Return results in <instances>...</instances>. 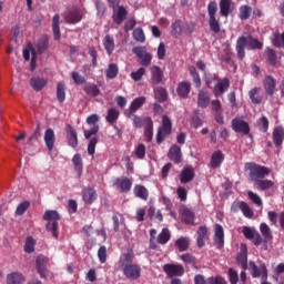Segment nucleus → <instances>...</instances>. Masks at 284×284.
<instances>
[{
	"label": "nucleus",
	"mask_w": 284,
	"mask_h": 284,
	"mask_svg": "<svg viewBox=\"0 0 284 284\" xmlns=\"http://www.w3.org/2000/svg\"><path fill=\"white\" fill-rule=\"evenodd\" d=\"M118 265L125 278H129L130 281L141 278V266L134 264V253H122L120 255Z\"/></svg>",
	"instance_id": "obj_1"
},
{
	"label": "nucleus",
	"mask_w": 284,
	"mask_h": 284,
	"mask_svg": "<svg viewBox=\"0 0 284 284\" xmlns=\"http://www.w3.org/2000/svg\"><path fill=\"white\" fill-rule=\"evenodd\" d=\"M87 123H88V125H93L90 130H84V138L88 139V141H89L88 154H90V156H94V152L97 150V143H99V139H97V136H94V134H97V132H99V125H97V123H99V115L91 114L87 119Z\"/></svg>",
	"instance_id": "obj_2"
},
{
	"label": "nucleus",
	"mask_w": 284,
	"mask_h": 284,
	"mask_svg": "<svg viewBox=\"0 0 284 284\" xmlns=\"http://www.w3.org/2000/svg\"><path fill=\"white\" fill-rule=\"evenodd\" d=\"M245 48H247V50H261L263 48V43L252 37L239 38L236 42V52L239 59H245Z\"/></svg>",
	"instance_id": "obj_3"
},
{
	"label": "nucleus",
	"mask_w": 284,
	"mask_h": 284,
	"mask_svg": "<svg viewBox=\"0 0 284 284\" xmlns=\"http://www.w3.org/2000/svg\"><path fill=\"white\" fill-rule=\"evenodd\" d=\"M246 170L250 171V179L253 183H257V181H262L265 176H270V169L267 166H261L256 163H246Z\"/></svg>",
	"instance_id": "obj_4"
},
{
	"label": "nucleus",
	"mask_w": 284,
	"mask_h": 284,
	"mask_svg": "<svg viewBox=\"0 0 284 284\" xmlns=\"http://www.w3.org/2000/svg\"><path fill=\"white\" fill-rule=\"evenodd\" d=\"M61 216L59 215V212L57 211H45L43 215V220L48 221L47 224V232H51L52 236L54 239H59V221Z\"/></svg>",
	"instance_id": "obj_5"
},
{
	"label": "nucleus",
	"mask_w": 284,
	"mask_h": 284,
	"mask_svg": "<svg viewBox=\"0 0 284 284\" xmlns=\"http://www.w3.org/2000/svg\"><path fill=\"white\" fill-rule=\"evenodd\" d=\"M85 16V9L83 7H71L63 13V19L67 23H80Z\"/></svg>",
	"instance_id": "obj_6"
},
{
	"label": "nucleus",
	"mask_w": 284,
	"mask_h": 284,
	"mask_svg": "<svg viewBox=\"0 0 284 284\" xmlns=\"http://www.w3.org/2000/svg\"><path fill=\"white\" fill-rule=\"evenodd\" d=\"M207 12H209V26L212 32H215V34H219V32H221V23L219 22V19H216V12H219V4L216 3V1H212L209 3Z\"/></svg>",
	"instance_id": "obj_7"
},
{
	"label": "nucleus",
	"mask_w": 284,
	"mask_h": 284,
	"mask_svg": "<svg viewBox=\"0 0 284 284\" xmlns=\"http://www.w3.org/2000/svg\"><path fill=\"white\" fill-rule=\"evenodd\" d=\"M242 211L243 216L245 219H254V211L252 207H250V204L247 202L243 201H234L231 205V212L236 213Z\"/></svg>",
	"instance_id": "obj_8"
},
{
	"label": "nucleus",
	"mask_w": 284,
	"mask_h": 284,
	"mask_svg": "<svg viewBox=\"0 0 284 284\" xmlns=\"http://www.w3.org/2000/svg\"><path fill=\"white\" fill-rule=\"evenodd\" d=\"M172 132V120L168 115H163L162 125L160 126L156 135V142L163 143L165 136Z\"/></svg>",
	"instance_id": "obj_9"
},
{
	"label": "nucleus",
	"mask_w": 284,
	"mask_h": 284,
	"mask_svg": "<svg viewBox=\"0 0 284 284\" xmlns=\"http://www.w3.org/2000/svg\"><path fill=\"white\" fill-rule=\"evenodd\" d=\"M133 54L140 59L141 65L148 68L152 63V53L148 52L145 47H134L132 49Z\"/></svg>",
	"instance_id": "obj_10"
},
{
	"label": "nucleus",
	"mask_w": 284,
	"mask_h": 284,
	"mask_svg": "<svg viewBox=\"0 0 284 284\" xmlns=\"http://www.w3.org/2000/svg\"><path fill=\"white\" fill-rule=\"evenodd\" d=\"M132 179L125 176L116 178L113 181V186L115 187V190L123 194H128V192L132 190Z\"/></svg>",
	"instance_id": "obj_11"
},
{
	"label": "nucleus",
	"mask_w": 284,
	"mask_h": 284,
	"mask_svg": "<svg viewBox=\"0 0 284 284\" xmlns=\"http://www.w3.org/2000/svg\"><path fill=\"white\" fill-rule=\"evenodd\" d=\"M242 233L248 241H252L254 245H261L263 243V239L261 237V234H258L257 230L250 226H243Z\"/></svg>",
	"instance_id": "obj_12"
},
{
	"label": "nucleus",
	"mask_w": 284,
	"mask_h": 284,
	"mask_svg": "<svg viewBox=\"0 0 284 284\" xmlns=\"http://www.w3.org/2000/svg\"><path fill=\"white\" fill-rule=\"evenodd\" d=\"M163 270L170 278H174V276H183V274H185V268L181 264H165Z\"/></svg>",
	"instance_id": "obj_13"
},
{
	"label": "nucleus",
	"mask_w": 284,
	"mask_h": 284,
	"mask_svg": "<svg viewBox=\"0 0 284 284\" xmlns=\"http://www.w3.org/2000/svg\"><path fill=\"white\" fill-rule=\"evenodd\" d=\"M213 81H216V84L213 89V94H215V97H221L224 92H227V90L230 89V80L227 78H214Z\"/></svg>",
	"instance_id": "obj_14"
},
{
	"label": "nucleus",
	"mask_w": 284,
	"mask_h": 284,
	"mask_svg": "<svg viewBox=\"0 0 284 284\" xmlns=\"http://www.w3.org/2000/svg\"><path fill=\"white\" fill-rule=\"evenodd\" d=\"M49 261L50 260H48L45 255H38L36 260L37 271L41 278H48V268L45 266L48 265Z\"/></svg>",
	"instance_id": "obj_15"
},
{
	"label": "nucleus",
	"mask_w": 284,
	"mask_h": 284,
	"mask_svg": "<svg viewBox=\"0 0 284 284\" xmlns=\"http://www.w3.org/2000/svg\"><path fill=\"white\" fill-rule=\"evenodd\" d=\"M252 276L254 278L261 277L262 281H267V267L265 264H260V266H256L253 262L250 263Z\"/></svg>",
	"instance_id": "obj_16"
},
{
	"label": "nucleus",
	"mask_w": 284,
	"mask_h": 284,
	"mask_svg": "<svg viewBox=\"0 0 284 284\" xmlns=\"http://www.w3.org/2000/svg\"><path fill=\"white\" fill-rule=\"evenodd\" d=\"M195 284H227L225 278H223L221 275H216L215 277H209L205 280L203 275H195L194 277Z\"/></svg>",
	"instance_id": "obj_17"
},
{
	"label": "nucleus",
	"mask_w": 284,
	"mask_h": 284,
	"mask_svg": "<svg viewBox=\"0 0 284 284\" xmlns=\"http://www.w3.org/2000/svg\"><path fill=\"white\" fill-rule=\"evenodd\" d=\"M263 87L268 97H274V92H276V79L272 75H265Z\"/></svg>",
	"instance_id": "obj_18"
},
{
	"label": "nucleus",
	"mask_w": 284,
	"mask_h": 284,
	"mask_svg": "<svg viewBox=\"0 0 284 284\" xmlns=\"http://www.w3.org/2000/svg\"><path fill=\"white\" fill-rule=\"evenodd\" d=\"M232 129L234 132H242V134H250V124L241 118H235L232 121Z\"/></svg>",
	"instance_id": "obj_19"
},
{
	"label": "nucleus",
	"mask_w": 284,
	"mask_h": 284,
	"mask_svg": "<svg viewBox=\"0 0 284 284\" xmlns=\"http://www.w3.org/2000/svg\"><path fill=\"white\" fill-rule=\"evenodd\" d=\"M143 105H145V97H139L135 98L130 106H129V111H126V115L130 119V116H132V114H134L135 112H139V110H141V108H143Z\"/></svg>",
	"instance_id": "obj_20"
},
{
	"label": "nucleus",
	"mask_w": 284,
	"mask_h": 284,
	"mask_svg": "<svg viewBox=\"0 0 284 284\" xmlns=\"http://www.w3.org/2000/svg\"><path fill=\"white\" fill-rule=\"evenodd\" d=\"M97 191L93 187H85L82 191V199L85 205H92L97 200Z\"/></svg>",
	"instance_id": "obj_21"
},
{
	"label": "nucleus",
	"mask_w": 284,
	"mask_h": 284,
	"mask_svg": "<svg viewBox=\"0 0 284 284\" xmlns=\"http://www.w3.org/2000/svg\"><path fill=\"white\" fill-rule=\"evenodd\" d=\"M55 142H57V135L54 134V130L47 129L44 132V143L49 152H52V150H54Z\"/></svg>",
	"instance_id": "obj_22"
},
{
	"label": "nucleus",
	"mask_w": 284,
	"mask_h": 284,
	"mask_svg": "<svg viewBox=\"0 0 284 284\" xmlns=\"http://www.w3.org/2000/svg\"><path fill=\"white\" fill-rule=\"evenodd\" d=\"M30 54H31V70H34L37 68V51L34 48H32V44H29L23 50V58L26 61H30Z\"/></svg>",
	"instance_id": "obj_23"
},
{
	"label": "nucleus",
	"mask_w": 284,
	"mask_h": 284,
	"mask_svg": "<svg viewBox=\"0 0 284 284\" xmlns=\"http://www.w3.org/2000/svg\"><path fill=\"white\" fill-rule=\"evenodd\" d=\"M233 10H234V4L232 3V0H221L220 13L222 17H225V18L230 17Z\"/></svg>",
	"instance_id": "obj_24"
},
{
	"label": "nucleus",
	"mask_w": 284,
	"mask_h": 284,
	"mask_svg": "<svg viewBox=\"0 0 284 284\" xmlns=\"http://www.w3.org/2000/svg\"><path fill=\"white\" fill-rule=\"evenodd\" d=\"M214 243L220 248L223 247V245L225 244V234L223 232V226H221V224L215 225Z\"/></svg>",
	"instance_id": "obj_25"
},
{
	"label": "nucleus",
	"mask_w": 284,
	"mask_h": 284,
	"mask_svg": "<svg viewBox=\"0 0 284 284\" xmlns=\"http://www.w3.org/2000/svg\"><path fill=\"white\" fill-rule=\"evenodd\" d=\"M223 161H225V155L222 151L213 152L211 156V168H213V170H216V168H221Z\"/></svg>",
	"instance_id": "obj_26"
},
{
	"label": "nucleus",
	"mask_w": 284,
	"mask_h": 284,
	"mask_svg": "<svg viewBox=\"0 0 284 284\" xmlns=\"http://www.w3.org/2000/svg\"><path fill=\"white\" fill-rule=\"evenodd\" d=\"M194 179V168L192 166H186L182 170L180 174V181L181 183H190Z\"/></svg>",
	"instance_id": "obj_27"
},
{
	"label": "nucleus",
	"mask_w": 284,
	"mask_h": 284,
	"mask_svg": "<svg viewBox=\"0 0 284 284\" xmlns=\"http://www.w3.org/2000/svg\"><path fill=\"white\" fill-rule=\"evenodd\" d=\"M210 239V233H207V227L200 226L197 230V245L200 247H203L205 245V242Z\"/></svg>",
	"instance_id": "obj_28"
},
{
	"label": "nucleus",
	"mask_w": 284,
	"mask_h": 284,
	"mask_svg": "<svg viewBox=\"0 0 284 284\" xmlns=\"http://www.w3.org/2000/svg\"><path fill=\"white\" fill-rule=\"evenodd\" d=\"M26 283V277L19 272H13L7 275V284H23Z\"/></svg>",
	"instance_id": "obj_29"
},
{
	"label": "nucleus",
	"mask_w": 284,
	"mask_h": 284,
	"mask_svg": "<svg viewBox=\"0 0 284 284\" xmlns=\"http://www.w3.org/2000/svg\"><path fill=\"white\" fill-rule=\"evenodd\" d=\"M151 80H152V83H154L155 85H159V83L163 81V70H161L156 65H153L151 68Z\"/></svg>",
	"instance_id": "obj_30"
},
{
	"label": "nucleus",
	"mask_w": 284,
	"mask_h": 284,
	"mask_svg": "<svg viewBox=\"0 0 284 284\" xmlns=\"http://www.w3.org/2000/svg\"><path fill=\"white\" fill-rule=\"evenodd\" d=\"M133 194L138 199H141L142 201H148V199L150 196V192L143 185H135L134 189H133Z\"/></svg>",
	"instance_id": "obj_31"
},
{
	"label": "nucleus",
	"mask_w": 284,
	"mask_h": 284,
	"mask_svg": "<svg viewBox=\"0 0 284 284\" xmlns=\"http://www.w3.org/2000/svg\"><path fill=\"white\" fill-rule=\"evenodd\" d=\"M168 156L170 161H174V163H181V146L179 145L171 146Z\"/></svg>",
	"instance_id": "obj_32"
},
{
	"label": "nucleus",
	"mask_w": 284,
	"mask_h": 284,
	"mask_svg": "<svg viewBox=\"0 0 284 284\" xmlns=\"http://www.w3.org/2000/svg\"><path fill=\"white\" fill-rule=\"evenodd\" d=\"M199 108H207L210 105V93L207 91L201 90L197 95Z\"/></svg>",
	"instance_id": "obj_33"
},
{
	"label": "nucleus",
	"mask_w": 284,
	"mask_h": 284,
	"mask_svg": "<svg viewBox=\"0 0 284 284\" xmlns=\"http://www.w3.org/2000/svg\"><path fill=\"white\" fill-rule=\"evenodd\" d=\"M103 45H104V50L106 52V54H112V52H114V38H112V36L106 34L103 39Z\"/></svg>",
	"instance_id": "obj_34"
},
{
	"label": "nucleus",
	"mask_w": 284,
	"mask_h": 284,
	"mask_svg": "<svg viewBox=\"0 0 284 284\" xmlns=\"http://www.w3.org/2000/svg\"><path fill=\"white\" fill-rule=\"evenodd\" d=\"M128 17V11L123 7H119L113 13V20L115 23L121 24L123 20Z\"/></svg>",
	"instance_id": "obj_35"
},
{
	"label": "nucleus",
	"mask_w": 284,
	"mask_h": 284,
	"mask_svg": "<svg viewBox=\"0 0 284 284\" xmlns=\"http://www.w3.org/2000/svg\"><path fill=\"white\" fill-rule=\"evenodd\" d=\"M72 163L78 176H81L83 174V159H81V154L73 155Z\"/></svg>",
	"instance_id": "obj_36"
},
{
	"label": "nucleus",
	"mask_w": 284,
	"mask_h": 284,
	"mask_svg": "<svg viewBox=\"0 0 284 284\" xmlns=\"http://www.w3.org/2000/svg\"><path fill=\"white\" fill-rule=\"evenodd\" d=\"M284 140V130L282 126H277L273 131V141L276 146L282 145Z\"/></svg>",
	"instance_id": "obj_37"
},
{
	"label": "nucleus",
	"mask_w": 284,
	"mask_h": 284,
	"mask_svg": "<svg viewBox=\"0 0 284 284\" xmlns=\"http://www.w3.org/2000/svg\"><path fill=\"white\" fill-rule=\"evenodd\" d=\"M30 85L31 88H33V90L39 92V90H43L44 85H48V80L43 78H32L30 81Z\"/></svg>",
	"instance_id": "obj_38"
},
{
	"label": "nucleus",
	"mask_w": 284,
	"mask_h": 284,
	"mask_svg": "<svg viewBox=\"0 0 284 284\" xmlns=\"http://www.w3.org/2000/svg\"><path fill=\"white\" fill-rule=\"evenodd\" d=\"M60 16L55 14L52 19L53 39L59 41L61 39V29L59 28Z\"/></svg>",
	"instance_id": "obj_39"
},
{
	"label": "nucleus",
	"mask_w": 284,
	"mask_h": 284,
	"mask_svg": "<svg viewBox=\"0 0 284 284\" xmlns=\"http://www.w3.org/2000/svg\"><path fill=\"white\" fill-rule=\"evenodd\" d=\"M83 90L89 97H99V94H101V90H99V87L94 83H87Z\"/></svg>",
	"instance_id": "obj_40"
},
{
	"label": "nucleus",
	"mask_w": 284,
	"mask_h": 284,
	"mask_svg": "<svg viewBox=\"0 0 284 284\" xmlns=\"http://www.w3.org/2000/svg\"><path fill=\"white\" fill-rule=\"evenodd\" d=\"M254 187H256V190H261L263 192L265 190H272V187H274V183L272 182V180H263L262 179L254 183Z\"/></svg>",
	"instance_id": "obj_41"
},
{
	"label": "nucleus",
	"mask_w": 284,
	"mask_h": 284,
	"mask_svg": "<svg viewBox=\"0 0 284 284\" xmlns=\"http://www.w3.org/2000/svg\"><path fill=\"white\" fill-rule=\"evenodd\" d=\"M171 237H172V234L170 233V230L163 229L162 232L158 235L155 241L160 245H165Z\"/></svg>",
	"instance_id": "obj_42"
},
{
	"label": "nucleus",
	"mask_w": 284,
	"mask_h": 284,
	"mask_svg": "<svg viewBox=\"0 0 284 284\" xmlns=\"http://www.w3.org/2000/svg\"><path fill=\"white\" fill-rule=\"evenodd\" d=\"M190 90H191V84L190 82H181L178 85V94L179 97H182L183 99H185V97H187L190 94Z\"/></svg>",
	"instance_id": "obj_43"
},
{
	"label": "nucleus",
	"mask_w": 284,
	"mask_h": 284,
	"mask_svg": "<svg viewBox=\"0 0 284 284\" xmlns=\"http://www.w3.org/2000/svg\"><path fill=\"white\" fill-rule=\"evenodd\" d=\"M258 92H261V88L255 87L248 92V97L252 101V103L258 104L263 103V97L258 95Z\"/></svg>",
	"instance_id": "obj_44"
},
{
	"label": "nucleus",
	"mask_w": 284,
	"mask_h": 284,
	"mask_svg": "<svg viewBox=\"0 0 284 284\" xmlns=\"http://www.w3.org/2000/svg\"><path fill=\"white\" fill-rule=\"evenodd\" d=\"M68 143L71 148H77L79 145V139L77 138V131L72 129V126L69 128V133L67 135Z\"/></svg>",
	"instance_id": "obj_45"
},
{
	"label": "nucleus",
	"mask_w": 284,
	"mask_h": 284,
	"mask_svg": "<svg viewBox=\"0 0 284 284\" xmlns=\"http://www.w3.org/2000/svg\"><path fill=\"white\" fill-rule=\"evenodd\" d=\"M175 246L180 252H185L190 247V239L189 237H180L175 242Z\"/></svg>",
	"instance_id": "obj_46"
},
{
	"label": "nucleus",
	"mask_w": 284,
	"mask_h": 284,
	"mask_svg": "<svg viewBox=\"0 0 284 284\" xmlns=\"http://www.w3.org/2000/svg\"><path fill=\"white\" fill-rule=\"evenodd\" d=\"M182 221L186 223V225H192L194 223V212L189 209H184L182 211Z\"/></svg>",
	"instance_id": "obj_47"
},
{
	"label": "nucleus",
	"mask_w": 284,
	"mask_h": 284,
	"mask_svg": "<svg viewBox=\"0 0 284 284\" xmlns=\"http://www.w3.org/2000/svg\"><path fill=\"white\" fill-rule=\"evenodd\" d=\"M119 75V65L116 63H110L106 69V79H116Z\"/></svg>",
	"instance_id": "obj_48"
},
{
	"label": "nucleus",
	"mask_w": 284,
	"mask_h": 284,
	"mask_svg": "<svg viewBox=\"0 0 284 284\" xmlns=\"http://www.w3.org/2000/svg\"><path fill=\"white\" fill-rule=\"evenodd\" d=\"M57 99L60 103L65 101V84L63 82H59L57 85Z\"/></svg>",
	"instance_id": "obj_49"
},
{
	"label": "nucleus",
	"mask_w": 284,
	"mask_h": 284,
	"mask_svg": "<svg viewBox=\"0 0 284 284\" xmlns=\"http://www.w3.org/2000/svg\"><path fill=\"white\" fill-rule=\"evenodd\" d=\"M171 28L173 37L179 38L181 34H183V23L181 20L175 21Z\"/></svg>",
	"instance_id": "obj_50"
},
{
	"label": "nucleus",
	"mask_w": 284,
	"mask_h": 284,
	"mask_svg": "<svg viewBox=\"0 0 284 284\" xmlns=\"http://www.w3.org/2000/svg\"><path fill=\"white\" fill-rule=\"evenodd\" d=\"M251 14H252V8L250 6L240 7V19L242 21H247Z\"/></svg>",
	"instance_id": "obj_51"
},
{
	"label": "nucleus",
	"mask_w": 284,
	"mask_h": 284,
	"mask_svg": "<svg viewBox=\"0 0 284 284\" xmlns=\"http://www.w3.org/2000/svg\"><path fill=\"white\" fill-rule=\"evenodd\" d=\"M146 121L148 124L144 126V136L146 138V141H152L154 123L152 122V120Z\"/></svg>",
	"instance_id": "obj_52"
},
{
	"label": "nucleus",
	"mask_w": 284,
	"mask_h": 284,
	"mask_svg": "<svg viewBox=\"0 0 284 284\" xmlns=\"http://www.w3.org/2000/svg\"><path fill=\"white\" fill-rule=\"evenodd\" d=\"M119 110L112 108L108 110V114H106V121L108 123H116V120L119 119Z\"/></svg>",
	"instance_id": "obj_53"
},
{
	"label": "nucleus",
	"mask_w": 284,
	"mask_h": 284,
	"mask_svg": "<svg viewBox=\"0 0 284 284\" xmlns=\"http://www.w3.org/2000/svg\"><path fill=\"white\" fill-rule=\"evenodd\" d=\"M260 232L262 236L266 239V241H272V230L270 229V225H267L266 223H262L260 225Z\"/></svg>",
	"instance_id": "obj_54"
},
{
	"label": "nucleus",
	"mask_w": 284,
	"mask_h": 284,
	"mask_svg": "<svg viewBox=\"0 0 284 284\" xmlns=\"http://www.w3.org/2000/svg\"><path fill=\"white\" fill-rule=\"evenodd\" d=\"M267 61L271 65H278V57L273 49H266Z\"/></svg>",
	"instance_id": "obj_55"
},
{
	"label": "nucleus",
	"mask_w": 284,
	"mask_h": 284,
	"mask_svg": "<svg viewBox=\"0 0 284 284\" xmlns=\"http://www.w3.org/2000/svg\"><path fill=\"white\" fill-rule=\"evenodd\" d=\"M272 43L276 48H284V33H274L272 38Z\"/></svg>",
	"instance_id": "obj_56"
},
{
	"label": "nucleus",
	"mask_w": 284,
	"mask_h": 284,
	"mask_svg": "<svg viewBox=\"0 0 284 284\" xmlns=\"http://www.w3.org/2000/svg\"><path fill=\"white\" fill-rule=\"evenodd\" d=\"M148 121H152L151 118H141L138 115L133 116V123L135 128H145L148 125Z\"/></svg>",
	"instance_id": "obj_57"
},
{
	"label": "nucleus",
	"mask_w": 284,
	"mask_h": 284,
	"mask_svg": "<svg viewBox=\"0 0 284 284\" xmlns=\"http://www.w3.org/2000/svg\"><path fill=\"white\" fill-rule=\"evenodd\" d=\"M48 37H42L38 40L37 42V50L39 52V54H41V52H45V50H48Z\"/></svg>",
	"instance_id": "obj_58"
},
{
	"label": "nucleus",
	"mask_w": 284,
	"mask_h": 284,
	"mask_svg": "<svg viewBox=\"0 0 284 284\" xmlns=\"http://www.w3.org/2000/svg\"><path fill=\"white\" fill-rule=\"evenodd\" d=\"M29 207H30V202L24 201V202L20 203L17 206L16 216H23V214H26V212H28Z\"/></svg>",
	"instance_id": "obj_59"
},
{
	"label": "nucleus",
	"mask_w": 284,
	"mask_h": 284,
	"mask_svg": "<svg viewBox=\"0 0 284 284\" xmlns=\"http://www.w3.org/2000/svg\"><path fill=\"white\" fill-rule=\"evenodd\" d=\"M247 196L248 199L255 204L257 205V207H263V200L261 199V196L252 191L247 192Z\"/></svg>",
	"instance_id": "obj_60"
},
{
	"label": "nucleus",
	"mask_w": 284,
	"mask_h": 284,
	"mask_svg": "<svg viewBox=\"0 0 284 284\" xmlns=\"http://www.w3.org/2000/svg\"><path fill=\"white\" fill-rule=\"evenodd\" d=\"M36 244L37 242L34 241V239L27 237L26 244H24V252H27V254H32V252H34Z\"/></svg>",
	"instance_id": "obj_61"
},
{
	"label": "nucleus",
	"mask_w": 284,
	"mask_h": 284,
	"mask_svg": "<svg viewBox=\"0 0 284 284\" xmlns=\"http://www.w3.org/2000/svg\"><path fill=\"white\" fill-rule=\"evenodd\" d=\"M155 99H158L161 103L168 99V91L163 88H158L154 90Z\"/></svg>",
	"instance_id": "obj_62"
},
{
	"label": "nucleus",
	"mask_w": 284,
	"mask_h": 284,
	"mask_svg": "<svg viewBox=\"0 0 284 284\" xmlns=\"http://www.w3.org/2000/svg\"><path fill=\"white\" fill-rule=\"evenodd\" d=\"M112 221H113V230H114V232H119V227L121 225H123V215L114 214L112 216Z\"/></svg>",
	"instance_id": "obj_63"
},
{
	"label": "nucleus",
	"mask_w": 284,
	"mask_h": 284,
	"mask_svg": "<svg viewBox=\"0 0 284 284\" xmlns=\"http://www.w3.org/2000/svg\"><path fill=\"white\" fill-rule=\"evenodd\" d=\"M133 38L139 43H143L145 41V33L143 32V29L138 28V29L133 30Z\"/></svg>",
	"instance_id": "obj_64"
}]
</instances>
